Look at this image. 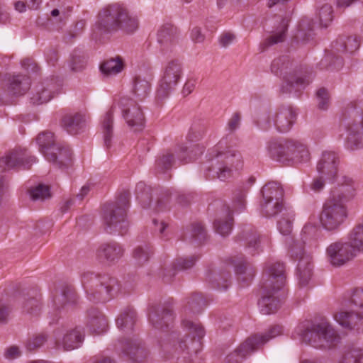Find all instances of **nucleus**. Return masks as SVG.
I'll use <instances>...</instances> for the list:
<instances>
[{
	"label": "nucleus",
	"instance_id": "nucleus-19",
	"mask_svg": "<svg viewBox=\"0 0 363 363\" xmlns=\"http://www.w3.org/2000/svg\"><path fill=\"white\" fill-rule=\"evenodd\" d=\"M334 318L345 328L363 331V311L341 310L334 314Z\"/></svg>",
	"mask_w": 363,
	"mask_h": 363
},
{
	"label": "nucleus",
	"instance_id": "nucleus-6",
	"mask_svg": "<svg viewBox=\"0 0 363 363\" xmlns=\"http://www.w3.org/2000/svg\"><path fill=\"white\" fill-rule=\"evenodd\" d=\"M128 201L126 196L115 203L105 204L103 208V222L105 230L108 233H118L124 235L128 230L126 210Z\"/></svg>",
	"mask_w": 363,
	"mask_h": 363
},
{
	"label": "nucleus",
	"instance_id": "nucleus-2",
	"mask_svg": "<svg viewBox=\"0 0 363 363\" xmlns=\"http://www.w3.org/2000/svg\"><path fill=\"white\" fill-rule=\"evenodd\" d=\"M300 336L305 342L320 349H330L339 341L337 331L323 315H317L307 322L303 326Z\"/></svg>",
	"mask_w": 363,
	"mask_h": 363
},
{
	"label": "nucleus",
	"instance_id": "nucleus-55",
	"mask_svg": "<svg viewBox=\"0 0 363 363\" xmlns=\"http://www.w3.org/2000/svg\"><path fill=\"white\" fill-rule=\"evenodd\" d=\"M341 45L342 46V49H338L339 50L352 53L359 48L360 40L357 36L352 35L344 40L341 43Z\"/></svg>",
	"mask_w": 363,
	"mask_h": 363
},
{
	"label": "nucleus",
	"instance_id": "nucleus-58",
	"mask_svg": "<svg viewBox=\"0 0 363 363\" xmlns=\"http://www.w3.org/2000/svg\"><path fill=\"white\" fill-rule=\"evenodd\" d=\"M287 28H283L281 31L275 33L269 36L264 41V45L267 47L276 45L279 43H282L285 40L286 37Z\"/></svg>",
	"mask_w": 363,
	"mask_h": 363
},
{
	"label": "nucleus",
	"instance_id": "nucleus-31",
	"mask_svg": "<svg viewBox=\"0 0 363 363\" xmlns=\"http://www.w3.org/2000/svg\"><path fill=\"white\" fill-rule=\"evenodd\" d=\"M222 211L223 213V219L220 217L214 221L213 225L216 231L222 236L228 235L233 226V215L230 207L223 205Z\"/></svg>",
	"mask_w": 363,
	"mask_h": 363
},
{
	"label": "nucleus",
	"instance_id": "nucleus-10",
	"mask_svg": "<svg viewBox=\"0 0 363 363\" xmlns=\"http://www.w3.org/2000/svg\"><path fill=\"white\" fill-rule=\"evenodd\" d=\"M272 72L282 77L281 92L284 94L293 91L295 83V68L293 61L288 55H282L273 60Z\"/></svg>",
	"mask_w": 363,
	"mask_h": 363
},
{
	"label": "nucleus",
	"instance_id": "nucleus-21",
	"mask_svg": "<svg viewBox=\"0 0 363 363\" xmlns=\"http://www.w3.org/2000/svg\"><path fill=\"white\" fill-rule=\"evenodd\" d=\"M35 158L28 156L26 150L15 149L8 152L4 157L0 159V167L4 169L15 168L19 165H25L35 162Z\"/></svg>",
	"mask_w": 363,
	"mask_h": 363
},
{
	"label": "nucleus",
	"instance_id": "nucleus-8",
	"mask_svg": "<svg viewBox=\"0 0 363 363\" xmlns=\"http://www.w3.org/2000/svg\"><path fill=\"white\" fill-rule=\"evenodd\" d=\"M223 141H220L217 147L216 157L219 167H218L217 177L220 180H225L231 176L233 169H238L242 166V157L237 150L226 148L224 149Z\"/></svg>",
	"mask_w": 363,
	"mask_h": 363
},
{
	"label": "nucleus",
	"instance_id": "nucleus-25",
	"mask_svg": "<svg viewBox=\"0 0 363 363\" xmlns=\"http://www.w3.org/2000/svg\"><path fill=\"white\" fill-rule=\"evenodd\" d=\"M295 121V112L292 105L282 106L277 114L274 121L277 130L285 133L293 127Z\"/></svg>",
	"mask_w": 363,
	"mask_h": 363
},
{
	"label": "nucleus",
	"instance_id": "nucleus-54",
	"mask_svg": "<svg viewBox=\"0 0 363 363\" xmlns=\"http://www.w3.org/2000/svg\"><path fill=\"white\" fill-rule=\"evenodd\" d=\"M311 160V154L307 146L296 142V165L307 163Z\"/></svg>",
	"mask_w": 363,
	"mask_h": 363
},
{
	"label": "nucleus",
	"instance_id": "nucleus-64",
	"mask_svg": "<svg viewBox=\"0 0 363 363\" xmlns=\"http://www.w3.org/2000/svg\"><path fill=\"white\" fill-rule=\"evenodd\" d=\"M352 303L363 311V289H355L351 296Z\"/></svg>",
	"mask_w": 363,
	"mask_h": 363
},
{
	"label": "nucleus",
	"instance_id": "nucleus-7",
	"mask_svg": "<svg viewBox=\"0 0 363 363\" xmlns=\"http://www.w3.org/2000/svg\"><path fill=\"white\" fill-rule=\"evenodd\" d=\"M82 282L89 300L94 302L108 301L117 285L115 279L108 275L97 276L93 273L85 274Z\"/></svg>",
	"mask_w": 363,
	"mask_h": 363
},
{
	"label": "nucleus",
	"instance_id": "nucleus-63",
	"mask_svg": "<svg viewBox=\"0 0 363 363\" xmlns=\"http://www.w3.org/2000/svg\"><path fill=\"white\" fill-rule=\"evenodd\" d=\"M46 340L47 335L45 334H38L28 341L26 347L29 350H34L41 347Z\"/></svg>",
	"mask_w": 363,
	"mask_h": 363
},
{
	"label": "nucleus",
	"instance_id": "nucleus-42",
	"mask_svg": "<svg viewBox=\"0 0 363 363\" xmlns=\"http://www.w3.org/2000/svg\"><path fill=\"white\" fill-rule=\"evenodd\" d=\"M36 140L39 145L40 152L45 156L56 146L55 144L54 135L51 132L47 131L40 133L38 135Z\"/></svg>",
	"mask_w": 363,
	"mask_h": 363
},
{
	"label": "nucleus",
	"instance_id": "nucleus-17",
	"mask_svg": "<svg viewBox=\"0 0 363 363\" xmlns=\"http://www.w3.org/2000/svg\"><path fill=\"white\" fill-rule=\"evenodd\" d=\"M161 347L164 352L174 357L177 363H187L189 353L187 345L182 340H177L175 334H171L168 338L162 342Z\"/></svg>",
	"mask_w": 363,
	"mask_h": 363
},
{
	"label": "nucleus",
	"instance_id": "nucleus-56",
	"mask_svg": "<svg viewBox=\"0 0 363 363\" xmlns=\"http://www.w3.org/2000/svg\"><path fill=\"white\" fill-rule=\"evenodd\" d=\"M216 287L221 289H227L230 284V274L228 271H221L213 278Z\"/></svg>",
	"mask_w": 363,
	"mask_h": 363
},
{
	"label": "nucleus",
	"instance_id": "nucleus-59",
	"mask_svg": "<svg viewBox=\"0 0 363 363\" xmlns=\"http://www.w3.org/2000/svg\"><path fill=\"white\" fill-rule=\"evenodd\" d=\"M174 162L173 155L170 152H167L164 154L157 161V168L160 172H163L166 169H169L171 168L172 164Z\"/></svg>",
	"mask_w": 363,
	"mask_h": 363
},
{
	"label": "nucleus",
	"instance_id": "nucleus-48",
	"mask_svg": "<svg viewBox=\"0 0 363 363\" xmlns=\"http://www.w3.org/2000/svg\"><path fill=\"white\" fill-rule=\"evenodd\" d=\"M30 199L33 201H44L51 196L49 186L39 184L29 190Z\"/></svg>",
	"mask_w": 363,
	"mask_h": 363
},
{
	"label": "nucleus",
	"instance_id": "nucleus-44",
	"mask_svg": "<svg viewBox=\"0 0 363 363\" xmlns=\"http://www.w3.org/2000/svg\"><path fill=\"white\" fill-rule=\"evenodd\" d=\"M239 238L245 240L246 245L252 254H254L259 248V235L256 230L252 228L246 229L242 233L241 235H239Z\"/></svg>",
	"mask_w": 363,
	"mask_h": 363
},
{
	"label": "nucleus",
	"instance_id": "nucleus-36",
	"mask_svg": "<svg viewBox=\"0 0 363 363\" xmlns=\"http://www.w3.org/2000/svg\"><path fill=\"white\" fill-rule=\"evenodd\" d=\"M113 111L111 108L105 115L102 122V130L104 135V143L106 148L111 146V138L113 136Z\"/></svg>",
	"mask_w": 363,
	"mask_h": 363
},
{
	"label": "nucleus",
	"instance_id": "nucleus-16",
	"mask_svg": "<svg viewBox=\"0 0 363 363\" xmlns=\"http://www.w3.org/2000/svg\"><path fill=\"white\" fill-rule=\"evenodd\" d=\"M355 194V182L352 177L343 175L339 179L337 186L331 191L329 198L345 205Z\"/></svg>",
	"mask_w": 363,
	"mask_h": 363
},
{
	"label": "nucleus",
	"instance_id": "nucleus-14",
	"mask_svg": "<svg viewBox=\"0 0 363 363\" xmlns=\"http://www.w3.org/2000/svg\"><path fill=\"white\" fill-rule=\"evenodd\" d=\"M356 251L350 240L331 243L326 250L330 263L335 267L342 266L352 260L356 255Z\"/></svg>",
	"mask_w": 363,
	"mask_h": 363
},
{
	"label": "nucleus",
	"instance_id": "nucleus-32",
	"mask_svg": "<svg viewBox=\"0 0 363 363\" xmlns=\"http://www.w3.org/2000/svg\"><path fill=\"white\" fill-rule=\"evenodd\" d=\"M9 89L13 95H23L30 88V80L27 75L16 74L9 79Z\"/></svg>",
	"mask_w": 363,
	"mask_h": 363
},
{
	"label": "nucleus",
	"instance_id": "nucleus-5",
	"mask_svg": "<svg viewBox=\"0 0 363 363\" xmlns=\"http://www.w3.org/2000/svg\"><path fill=\"white\" fill-rule=\"evenodd\" d=\"M282 328L279 325H273L263 333H256L249 337L245 342L227 357L228 363H241L252 352L260 349L270 340L280 335Z\"/></svg>",
	"mask_w": 363,
	"mask_h": 363
},
{
	"label": "nucleus",
	"instance_id": "nucleus-3",
	"mask_svg": "<svg viewBox=\"0 0 363 363\" xmlns=\"http://www.w3.org/2000/svg\"><path fill=\"white\" fill-rule=\"evenodd\" d=\"M99 26L107 31L119 29L131 34L139 28V21L135 16L129 13L128 9L118 4L108 5L99 14Z\"/></svg>",
	"mask_w": 363,
	"mask_h": 363
},
{
	"label": "nucleus",
	"instance_id": "nucleus-29",
	"mask_svg": "<svg viewBox=\"0 0 363 363\" xmlns=\"http://www.w3.org/2000/svg\"><path fill=\"white\" fill-rule=\"evenodd\" d=\"M86 125V117L81 113L67 114L62 119V126L72 135L78 134Z\"/></svg>",
	"mask_w": 363,
	"mask_h": 363
},
{
	"label": "nucleus",
	"instance_id": "nucleus-50",
	"mask_svg": "<svg viewBox=\"0 0 363 363\" xmlns=\"http://www.w3.org/2000/svg\"><path fill=\"white\" fill-rule=\"evenodd\" d=\"M277 228L282 235L286 237L290 235L294 229L293 216L289 217L288 215H284L278 221Z\"/></svg>",
	"mask_w": 363,
	"mask_h": 363
},
{
	"label": "nucleus",
	"instance_id": "nucleus-24",
	"mask_svg": "<svg viewBox=\"0 0 363 363\" xmlns=\"http://www.w3.org/2000/svg\"><path fill=\"white\" fill-rule=\"evenodd\" d=\"M72 151L67 146H55L45 155L46 159L60 169H66L72 165Z\"/></svg>",
	"mask_w": 363,
	"mask_h": 363
},
{
	"label": "nucleus",
	"instance_id": "nucleus-62",
	"mask_svg": "<svg viewBox=\"0 0 363 363\" xmlns=\"http://www.w3.org/2000/svg\"><path fill=\"white\" fill-rule=\"evenodd\" d=\"M198 257L194 256L189 258H179L174 263V268L177 269H188L192 267Z\"/></svg>",
	"mask_w": 363,
	"mask_h": 363
},
{
	"label": "nucleus",
	"instance_id": "nucleus-37",
	"mask_svg": "<svg viewBox=\"0 0 363 363\" xmlns=\"http://www.w3.org/2000/svg\"><path fill=\"white\" fill-rule=\"evenodd\" d=\"M262 197L264 199H269L275 201L284 202V191L281 186L274 182H270L264 185L262 190Z\"/></svg>",
	"mask_w": 363,
	"mask_h": 363
},
{
	"label": "nucleus",
	"instance_id": "nucleus-52",
	"mask_svg": "<svg viewBox=\"0 0 363 363\" xmlns=\"http://www.w3.org/2000/svg\"><path fill=\"white\" fill-rule=\"evenodd\" d=\"M133 257L139 264L146 262L152 255L150 247L145 245L144 246H138L133 251Z\"/></svg>",
	"mask_w": 363,
	"mask_h": 363
},
{
	"label": "nucleus",
	"instance_id": "nucleus-13",
	"mask_svg": "<svg viewBox=\"0 0 363 363\" xmlns=\"http://www.w3.org/2000/svg\"><path fill=\"white\" fill-rule=\"evenodd\" d=\"M269 156L278 162L286 166H293L294 163L295 142L292 139L282 141H270L267 146Z\"/></svg>",
	"mask_w": 363,
	"mask_h": 363
},
{
	"label": "nucleus",
	"instance_id": "nucleus-43",
	"mask_svg": "<svg viewBox=\"0 0 363 363\" xmlns=\"http://www.w3.org/2000/svg\"><path fill=\"white\" fill-rule=\"evenodd\" d=\"M321 28H328L333 20V9L329 4L322 5L316 13Z\"/></svg>",
	"mask_w": 363,
	"mask_h": 363
},
{
	"label": "nucleus",
	"instance_id": "nucleus-46",
	"mask_svg": "<svg viewBox=\"0 0 363 363\" xmlns=\"http://www.w3.org/2000/svg\"><path fill=\"white\" fill-rule=\"evenodd\" d=\"M22 308L23 313L28 315L30 318H35L40 314L42 306L39 299L31 298L24 301Z\"/></svg>",
	"mask_w": 363,
	"mask_h": 363
},
{
	"label": "nucleus",
	"instance_id": "nucleus-4",
	"mask_svg": "<svg viewBox=\"0 0 363 363\" xmlns=\"http://www.w3.org/2000/svg\"><path fill=\"white\" fill-rule=\"evenodd\" d=\"M315 230L313 225H306L296 243V281L301 288L307 286L313 276V256L309 249Z\"/></svg>",
	"mask_w": 363,
	"mask_h": 363
},
{
	"label": "nucleus",
	"instance_id": "nucleus-9",
	"mask_svg": "<svg viewBox=\"0 0 363 363\" xmlns=\"http://www.w3.org/2000/svg\"><path fill=\"white\" fill-rule=\"evenodd\" d=\"M347 216L346 206L328 198L323 205L320 220L325 229L333 230L337 229L345 221Z\"/></svg>",
	"mask_w": 363,
	"mask_h": 363
},
{
	"label": "nucleus",
	"instance_id": "nucleus-27",
	"mask_svg": "<svg viewBox=\"0 0 363 363\" xmlns=\"http://www.w3.org/2000/svg\"><path fill=\"white\" fill-rule=\"evenodd\" d=\"M150 322L157 329L168 327L173 323L172 311L166 308H152L149 314Z\"/></svg>",
	"mask_w": 363,
	"mask_h": 363
},
{
	"label": "nucleus",
	"instance_id": "nucleus-12",
	"mask_svg": "<svg viewBox=\"0 0 363 363\" xmlns=\"http://www.w3.org/2000/svg\"><path fill=\"white\" fill-rule=\"evenodd\" d=\"M123 117L134 131L141 130L145 125V116L140 106L133 99L123 97L120 100Z\"/></svg>",
	"mask_w": 363,
	"mask_h": 363
},
{
	"label": "nucleus",
	"instance_id": "nucleus-18",
	"mask_svg": "<svg viewBox=\"0 0 363 363\" xmlns=\"http://www.w3.org/2000/svg\"><path fill=\"white\" fill-rule=\"evenodd\" d=\"M356 118L347 126L348 136L346 145L348 149L354 150L362 147L363 139V109L357 111Z\"/></svg>",
	"mask_w": 363,
	"mask_h": 363
},
{
	"label": "nucleus",
	"instance_id": "nucleus-53",
	"mask_svg": "<svg viewBox=\"0 0 363 363\" xmlns=\"http://www.w3.org/2000/svg\"><path fill=\"white\" fill-rule=\"evenodd\" d=\"M182 325L186 328L194 337L202 338L205 335L204 328L199 323H194L190 320L184 319Z\"/></svg>",
	"mask_w": 363,
	"mask_h": 363
},
{
	"label": "nucleus",
	"instance_id": "nucleus-26",
	"mask_svg": "<svg viewBox=\"0 0 363 363\" xmlns=\"http://www.w3.org/2000/svg\"><path fill=\"white\" fill-rule=\"evenodd\" d=\"M123 255V249L117 242L102 243L96 250V257L100 261L113 262Z\"/></svg>",
	"mask_w": 363,
	"mask_h": 363
},
{
	"label": "nucleus",
	"instance_id": "nucleus-47",
	"mask_svg": "<svg viewBox=\"0 0 363 363\" xmlns=\"http://www.w3.org/2000/svg\"><path fill=\"white\" fill-rule=\"evenodd\" d=\"M349 240L358 252H363V222L357 224L350 232Z\"/></svg>",
	"mask_w": 363,
	"mask_h": 363
},
{
	"label": "nucleus",
	"instance_id": "nucleus-11",
	"mask_svg": "<svg viewBox=\"0 0 363 363\" xmlns=\"http://www.w3.org/2000/svg\"><path fill=\"white\" fill-rule=\"evenodd\" d=\"M182 74V67L177 60L169 61L164 69L162 79L157 90L159 97H166L174 89Z\"/></svg>",
	"mask_w": 363,
	"mask_h": 363
},
{
	"label": "nucleus",
	"instance_id": "nucleus-33",
	"mask_svg": "<svg viewBox=\"0 0 363 363\" xmlns=\"http://www.w3.org/2000/svg\"><path fill=\"white\" fill-rule=\"evenodd\" d=\"M77 300V295L74 291L69 288H67L60 296L55 298L54 304L57 311L59 310L60 307L67 311L69 306L76 303Z\"/></svg>",
	"mask_w": 363,
	"mask_h": 363
},
{
	"label": "nucleus",
	"instance_id": "nucleus-20",
	"mask_svg": "<svg viewBox=\"0 0 363 363\" xmlns=\"http://www.w3.org/2000/svg\"><path fill=\"white\" fill-rule=\"evenodd\" d=\"M338 157L331 151H325L317 165L318 173L325 179L333 181L337 173Z\"/></svg>",
	"mask_w": 363,
	"mask_h": 363
},
{
	"label": "nucleus",
	"instance_id": "nucleus-49",
	"mask_svg": "<svg viewBox=\"0 0 363 363\" xmlns=\"http://www.w3.org/2000/svg\"><path fill=\"white\" fill-rule=\"evenodd\" d=\"M340 363H363V349L352 348L343 354Z\"/></svg>",
	"mask_w": 363,
	"mask_h": 363
},
{
	"label": "nucleus",
	"instance_id": "nucleus-38",
	"mask_svg": "<svg viewBox=\"0 0 363 363\" xmlns=\"http://www.w3.org/2000/svg\"><path fill=\"white\" fill-rule=\"evenodd\" d=\"M136 314L133 308L125 309L116 319L117 326L121 330H131L135 323Z\"/></svg>",
	"mask_w": 363,
	"mask_h": 363
},
{
	"label": "nucleus",
	"instance_id": "nucleus-15",
	"mask_svg": "<svg viewBox=\"0 0 363 363\" xmlns=\"http://www.w3.org/2000/svg\"><path fill=\"white\" fill-rule=\"evenodd\" d=\"M60 89L61 82L58 79H47L35 87V92L30 98L31 102L35 105L47 103L59 93Z\"/></svg>",
	"mask_w": 363,
	"mask_h": 363
},
{
	"label": "nucleus",
	"instance_id": "nucleus-45",
	"mask_svg": "<svg viewBox=\"0 0 363 363\" xmlns=\"http://www.w3.org/2000/svg\"><path fill=\"white\" fill-rule=\"evenodd\" d=\"M206 305V302L201 294H193L191 296L188 298L184 311L186 313H199L203 310Z\"/></svg>",
	"mask_w": 363,
	"mask_h": 363
},
{
	"label": "nucleus",
	"instance_id": "nucleus-41",
	"mask_svg": "<svg viewBox=\"0 0 363 363\" xmlns=\"http://www.w3.org/2000/svg\"><path fill=\"white\" fill-rule=\"evenodd\" d=\"M284 208V202L262 199L261 202V211L266 217H273L277 215Z\"/></svg>",
	"mask_w": 363,
	"mask_h": 363
},
{
	"label": "nucleus",
	"instance_id": "nucleus-22",
	"mask_svg": "<svg viewBox=\"0 0 363 363\" xmlns=\"http://www.w3.org/2000/svg\"><path fill=\"white\" fill-rule=\"evenodd\" d=\"M313 28V18L308 16L300 18L296 26V49L312 43L314 35Z\"/></svg>",
	"mask_w": 363,
	"mask_h": 363
},
{
	"label": "nucleus",
	"instance_id": "nucleus-30",
	"mask_svg": "<svg viewBox=\"0 0 363 363\" xmlns=\"http://www.w3.org/2000/svg\"><path fill=\"white\" fill-rule=\"evenodd\" d=\"M84 340V332L82 327L77 326L68 330L63 337L62 345L65 350H72L80 347Z\"/></svg>",
	"mask_w": 363,
	"mask_h": 363
},
{
	"label": "nucleus",
	"instance_id": "nucleus-39",
	"mask_svg": "<svg viewBox=\"0 0 363 363\" xmlns=\"http://www.w3.org/2000/svg\"><path fill=\"white\" fill-rule=\"evenodd\" d=\"M203 152V150L202 147L194 145L190 148L181 147L179 152L177 154V157L183 163H188L196 160L202 155Z\"/></svg>",
	"mask_w": 363,
	"mask_h": 363
},
{
	"label": "nucleus",
	"instance_id": "nucleus-35",
	"mask_svg": "<svg viewBox=\"0 0 363 363\" xmlns=\"http://www.w3.org/2000/svg\"><path fill=\"white\" fill-rule=\"evenodd\" d=\"M150 89V79L140 76L135 78L132 91L138 99H144L149 94Z\"/></svg>",
	"mask_w": 363,
	"mask_h": 363
},
{
	"label": "nucleus",
	"instance_id": "nucleus-61",
	"mask_svg": "<svg viewBox=\"0 0 363 363\" xmlns=\"http://www.w3.org/2000/svg\"><path fill=\"white\" fill-rule=\"evenodd\" d=\"M86 65V58L80 55H73L69 64V67L73 72H80L83 70Z\"/></svg>",
	"mask_w": 363,
	"mask_h": 363
},
{
	"label": "nucleus",
	"instance_id": "nucleus-51",
	"mask_svg": "<svg viewBox=\"0 0 363 363\" xmlns=\"http://www.w3.org/2000/svg\"><path fill=\"white\" fill-rule=\"evenodd\" d=\"M235 272L238 275V279L247 283L251 281L255 275L254 269L246 263L235 266Z\"/></svg>",
	"mask_w": 363,
	"mask_h": 363
},
{
	"label": "nucleus",
	"instance_id": "nucleus-28",
	"mask_svg": "<svg viewBox=\"0 0 363 363\" xmlns=\"http://www.w3.org/2000/svg\"><path fill=\"white\" fill-rule=\"evenodd\" d=\"M86 325L93 333L101 334L107 328V320L102 313L91 308L87 313Z\"/></svg>",
	"mask_w": 363,
	"mask_h": 363
},
{
	"label": "nucleus",
	"instance_id": "nucleus-60",
	"mask_svg": "<svg viewBox=\"0 0 363 363\" xmlns=\"http://www.w3.org/2000/svg\"><path fill=\"white\" fill-rule=\"evenodd\" d=\"M318 107L320 110L328 109L330 104L329 94L325 88L319 89L316 92Z\"/></svg>",
	"mask_w": 363,
	"mask_h": 363
},
{
	"label": "nucleus",
	"instance_id": "nucleus-40",
	"mask_svg": "<svg viewBox=\"0 0 363 363\" xmlns=\"http://www.w3.org/2000/svg\"><path fill=\"white\" fill-rule=\"evenodd\" d=\"M123 352L130 356L135 361L143 355L144 349L142 347L140 342L137 340H129L125 342H121Z\"/></svg>",
	"mask_w": 363,
	"mask_h": 363
},
{
	"label": "nucleus",
	"instance_id": "nucleus-57",
	"mask_svg": "<svg viewBox=\"0 0 363 363\" xmlns=\"http://www.w3.org/2000/svg\"><path fill=\"white\" fill-rule=\"evenodd\" d=\"M247 190L239 189L233 193V204L236 211H242L245 207Z\"/></svg>",
	"mask_w": 363,
	"mask_h": 363
},
{
	"label": "nucleus",
	"instance_id": "nucleus-23",
	"mask_svg": "<svg viewBox=\"0 0 363 363\" xmlns=\"http://www.w3.org/2000/svg\"><path fill=\"white\" fill-rule=\"evenodd\" d=\"M157 41L160 45L161 52L165 55L172 51V47L178 42V31L176 27L171 24L162 26L158 30Z\"/></svg>",
	"mask_w": 363,
	"mask_h": 363
},
{
	"label": "nucleus",
	"instance_id": "nucleus-1",
	"mask_svg": "<svg viewBox=\"0 0 363 363\" xmlns=\"http://www.w3.org/2000/svg\"><path fill=\"white\" fill-rule=\"evenodd\" d=\"M285 266L279 262L266 263L261 284L262 298L259 301L260 312L264 315L274 313L280 307L277 296L286 283Z\"/></svg>",
	"mask_w": 363,
	"mask_h": 363
},
{
	"label": "nucleus",
	"instance_id": "nucleus-34",
	"mask_svg": "<svg viewBox=\"0 0 363 363\" xmlns=\"http://www.w3.org/2000/svg\"><path fill=\"white\" fill-rule=\"evenodd\" d=\"M124 67L123 60L120 57L111 58L104 62L100 69L101 72L106 76L116 75L121 72Z\"/></svg>",
	"mask_w": 363,
	"mask_h": 363
}]
</instances>
